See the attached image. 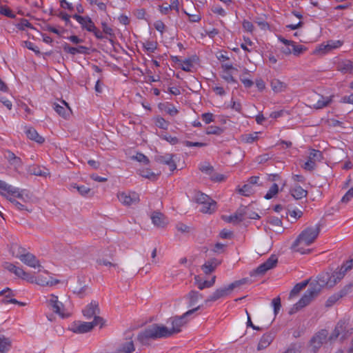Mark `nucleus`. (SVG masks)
Returning <instances> with one entry per match:
<instances>
[{
  "instance_id": "nucleus-1",
  "label": "nucleus",
  "mask_w": 353,
  "mask_h": 353,
  "mask_svg": "<svg viewBox=\"0 0 353 353\" xmlns=\"http://www.w3.org/2000/svg\"><path fill=\"white\" fill-rule=\"evenodd\" d=\"M352 261H347L343 263L339 271H334L332 274L328 272L322 273L318 276V281L310 283L301 299L298 301V305L303 307L309 305L321 292L323 287L332 288L340 281L346 272L352 269Z\"/></svg>"
},
{
  "instance_id": "nucleus-2",
  "label": "nucleus",
  "mask_w": 353,
  "mask_h": 353,
  "mask_svg": "<svg viewBox=\"0 0 353 353\" xmlns=\"http://www.w3.org/2000/svg\"><path fill=\"white\" fill-rule=\"evenodd\" d=\"M320 232V225L314 227H307L298 236L292 245V248L301 254H309L312 250L305 249L303 246H308L313 243Z\"/></svg>"
},
{
  "instance_id": "nucleus-3",
  "label": "nucleus",
  "mask_w": 353,
  "mask_h": 353,
  "mask_svg": "<svg viewBox=\"0 0 353 353\" xmlns=\"http://www.w3.org/2000/svg\"><path fill=\"white\" fill-rule=\"evenodd\" d=\"M174 331L175 328L174 326L172 329H168L164 325L153 324L141 332L137 336V339L142 345H148L150 340L168 337Z\"/></svg>"
},
{
  "instance_id": "nucleus-4",
  "label": "nucleus",
  "mask_w": 353,
  "mask_h": 353,
  "mask_svg": "<svg viewBox=\"0 0 353 353\" xmlns=\"http://www.w3.org/2000/svg\"><path fill=\"white\" fill-rule=\"evenodd\" d=\"M253 281L250 278H243L242 279L235 281L227 287H223L216 290L210 296L205 299V303L210 301H216V300L228 296L234 288H239L242 285L251 283Z\"/></svg>"
},
{
  "instance_id": "nucleus-5",
  "label": "nucleus",
  "mask_w": 353,
  "mask_h": 353,
  "mask_svg": "<svg viewBox=\"0 0 353 353\" xmlns=\"http://www.w3.org/2000/svg\"><path fill=\"white\" fill-rule=\"evenodd\" d=\"M12 250L13 255L19 259L24 264L34 268L41 267L36 256L30 252L26 253V250L23 248L15 244L12 246Z\"/></svg>"
},
{
  "instance_id": "nucleus-6",
  "label": "nucleus",
  "mask_w": 353,
  "mask_h": 353,
  "mask_svg": "<svg viewBox=\"0 0 353 353\" xmlns=\"http://www.w3.org/2000/svg\"><path fill=\"white\" fill-rule=\"evenodd\" d=\"M194 200L196 203L202 204L201 212L203 213H213L216 208V203L207 194L198 192L195 194Z\"/></svg>"
},
{
  "instance_id": "nucleus-7",
  "label": "nucleus",
  "mask_w": 353,
  "mask_h": 353,
  "mask_svg": "<svg viewBox=\"0 0 353 353\" xmlns=\"http://www.w3.org/2000/svg\"><path fill=\"white\" fill-rule=\"evenodd\" d=\"M103 325V319L101 317H95L92 322H77L74 323L71 330L74 333L83 334L91 331L94 327Z\"/></svg>"
},
{
  "instance_id": "nucleus-8",
  "label": "nucleus",
  "mask_w": 353,
  "mask_h": 353,
  "mask_svg": "<svg viewBox=\"0 0 353 353\" xmlns=\"http://www.w3.org/2000/svg\"><path fill=\"white\" fill-rule=\"evenodd\" d=\"M277 263L278 258L276 255L272 254L264 263L250 272V277L263 276L269 270L275 268Z\"/></svg>"
},
{
  "instance_id": "nucleus-9",
  "label": "nucleus",
  "mask_w": 353,
  "mask_h": 353,
  "mask_svg": "<svg viewBox=\"0 0 353 353\" xmlns=\"http://www.w3.org/2000/svg\"><path fill=\"white\" fill-rule=\"evenodd\" d=\"M199 58L196 54H189L188 57L183 58L182 56H178V69L188 72H194L195 70V64L199 63Z\"/></svg>"
},
{
  "instance_id": "nucleus-10",
  "label": "nucleus",
  "mask_w": 353,
  "mask_h": 353,
  "mask_svg": "<svg viewBox=\"0 0 353 353\" xmlns=\"http://www.w3.org/2000/svg\"><path fill=\"white\" fill-rule=\"evenodd\" d=\"M47 303L48 306L61 318L65 319L70 316V313L65 310L63 303L59 301L57 296L50 294L47 299Z\"/></svg>"
},
{
  "instance_id": "nucleus-11",
  "label": "nucleus",
  "mask_w": 353,
  "mask_h": 353,
  "mask_svg": "<svg viewBox=\"0 0 353 353\" xmlns=\"http://www.w3.org/2000/svg\"><path fill=\"white\" fill-rule=\"evenodd\" d=\"M23 192V190H20L19 188L14 187L0 179V194L1 195L6 197L10 195L25 201Z\"/></svg>"
},
{
  "instance_id": "nucleus-12",
  "label": "nucleus",
  "mask_w": 353,
  "mask_h": 353,
  "mask_svg": "<svg viewBox=\"0 0 353 353\" xmlns=\"http://www.w3.org/2000/svg\"><path fill=\"white\" fill-rule=\"evenodd\" d=\"M328 331L322 329L316 332L310 339V345L314 352H316L322 345L327 341Z\"/></svg>"
},
{
  "instance_id": "nucleus-13",
  "label": "nucleus",
  "mask_w": 353,
  "mask_h": 353,
  "mask_svg": "<svg viewBox=\"0 0 353 353\" xmlns=\"http://www.w3.org/2000/svg\"><path fill=\"white\" fill-rule=\"evenodd\" d=\"M323 159V153L318 150L312 149L310 152L308 160L305 163L303 168L309 171L313 170L316 167V162L321 161Z\"/></svg>"
},
{
  "instance_id": "nucleus-14",
  "label": "nucleus",
  "mask_w": 353,
  "mask_h": 353,
  "mask_svg": "<svg viewBox=\"0 0 353 353\" xmlns=\"http://www.w3.org/2000/svg\"><path fill=\"white\" fill-rule=\"evenodd\" d=\"M117 197L119 201L125 205L136 204L139 201V195L135 192H119Z\"/></svg>"
},
{
  "instance_id": "nucleus-15",
  "label": "nucleus",
  "mask_w": 353,
  "mask_h": 353,
  "mask_svg": "<svg viewBox=\"0 0 353 353\" xmlns=\"http://www.w3.org/2000/svg\"><path fill=\"white\" fill-rule=\"evenodd\" d=\"M72 18L80 23L83 29H85L88 32H91L94 28V23L88 16L83 17L77 14H73Z\"/></svg>"
},
{
  "instance_id": "nucleus-16",
  "label": "nucleus",
  "mask_w": 353,
  "mask_h": 353,
  "mask_svg": "<svg viewBox=\"0 0 353 353\" xmlns=\"http://www.w3.org/2000/svg\"><path fill=\"white\" fill-rule=\"evenodd\" d=\"M99 313V304L97 301H92L88 304L85 308L83 310V314L87 319H91L94 317H99L97 314Z\"/></svg>"
},
{
  "instance_id": "nucleus-17",
  "label": "nucleus",
  "mask_w": 353,
  "mask_h": 353,
  "mask_svg": "<svg viewBox=\"0 0 353 353\" xmlns=\"http://www.w3.org/2000/svg\"><path fill=\"white\" fill-rule=\"evenodd\" d=\"M24 132L29 139L34 141L37 143L41 144L45 141V139L32 127L25 125Z\"/></svg>"
},
{
  "instance_id": "nucleus-18",
  "label": "nucleus",
  "mask_w": 353,
  "mask_h": 353,
  "mask_svg": "<svg viewBox=\"0 0 353 353\" xmlns=\"http://www.w3.org/2000/svg\"><path fill=\"white\" fill-rule=\"evenodd\" d=\"M345 330V323L343 322L339 321L336 325L334 330L332 331V334L330 335V336H327V341H335L340 335H342L341 340H343L345 339V335L343 334V332Z\"/></svg>"
},
{
  "instance_id": "nucleus-19",
  "label": "nucleus",
  "mask_w": 353,
  "mask_h": 353,
  "mask_svg": "<svg viewBox=\"0 0 353 353\" xmlns=\"http://www.w3.org/2000/svg\"><path fill=\"white\" fill-rule=\"evenodd\" d=\"M341 45V42L339 41H330L327 42L326 45L321 44L318 48L315 49L314 51V54H319L322 53L325 54L333 49L337 48Z\"/></svg>"
},
{
  "instance_id": "nucleus-20",
  "label": "nucleus",
  "mask_w": 353,
  "mask_h": 353,
  "mask_svg": "<svg viewBox=\"0 0 353 353\" xmlns=\"http://www.w3.org/2000/svg\"><path fill=\"white\" fill-rule=\"evenodd\" d=\"M201 307V305H199L196 307L192 308L183 314L181 316H178V333L181 332L179 327L184 325L186 324L190 320L192 315H193L195 312L199 310Z\"/></svg>"
},
{
  "instance_id": "nucleus-21",
  "label": "nucleus",
  "mask_w": 353,
  "mask_h": 353,
  "mask_svg": "<svg viewBox=\"0 0 353 353\" xmlns=\"http://www.w3.org/2000/svg\"><path fill=\"white\" fill-rule=\"evenodd\" d=\"M201 307V305H199L196 307L192 308L183 314L181 316H178V333L181 332L179 327L184 325L186 324L190 320L192 315H193L195 312L199 310Z\"/></svg>"
},
{
  "instance_id": "nucleus-22",
  "label": "nucleus",
  "mask_w": 353,
  "mask_h": 353,
  "mask_svg": "<svg viewBox=\"0 0 353 353\" xmlns=\"http://www.w3.org/2000/svg\"><path fill=\"white\" fill-rule=\"evenodd\" d=\"M174 155L171 154H164L163 155H158L156 159L161 163H164L170 166V171H174L176 168V165L173 161Z\"/></svg>"
},
{
  "instance_id": "nucleus-23",
  "label": "nucleus",
  "mask_w": 353,
  "mask_h": 353,
  "mask_svg": "<svg viewBox=\"0 0 353 353\" xmlns=\"http://www.w3.org/2000/svg\"><path fill=\"white\" fill-rule=\"evenodd\" d=\"M336 68L343 74H352L353 73V62L347 59L339 61L336 65Z\"/></svg>"
},
{
  "instance_id": "nucleus-24",
  "label": "nucleus",
  "mask_w": 353,
  "mask_h": 353,
  "mask_svg": "<svg viewBox=\"0 0 353 353\" xmlns=\"http://www.w3.org/2000/svg\"><path fill=\"white\" fill-rule=\"evenodd\" d=\"M221 263V261L218 260L217 259L213 258L208 261H206L203 265H202V270L203 272L206 274H209L214 270Z\"/></svg>"
},
{
  "instance_id": "nucleus-25",
  "label": "nucleus",
  "mask_w": 353,
  "mask_h": 353,
  "mask_svg": "<svg viewBox=\"0 0 353 353\" xmlns=\"http://www.w3.org/2000/svg\"><path fill=\"white\" fill-rule=\"evenodd\" d=\"M291 196L295 200H299L305 198L307 195V191L304 190L301 186L296 185L294 188H292L290 190Z\"/></svg>"
},
{
  "instance_id": "nucleus-26",
  "label": "nucleus",
  "mask_w": 353,
  "mask_h": 353,
  "mask_svg": "<svg viewBox=\"0 0 353 353\" xmlns=\"http://www.w3.org/2000/svg\"><path fill=\"white\" fill-rule=\"evenodd\" d=\"M61 103L62 105L54 103L53 108L58 114L65 118L69 114L70 109L68 104L65 101H61Z\"/></svg>"
},
{
  "instance_id": "nucleus-27",
  "label": "nucleus",
  "mask_w": 353,
  "mask_h": 353,
  "mask_svg": "<svg viewBox=\"0 0 353 353\" xmlns=\"http://www.w3.org/2000/svg\"><path fill=\"white\" fill-rule=\"evenodd\" d=\"M203 296L199 292L191 290L185 296V299L188 301L189 307H193L196 305L197 301L202 299Z\"/></svg>"
},
{
  "instance_id": "nucleus-28",
  "label": "nucleus",
  "mask_w": 353,
  "mask_h": 353,
  "mask_svg": "<svg viewBox=\"0 0 353 353\" xmlns=\"http://www.w3.org/2000/svg\"><path fill=\"white\" fill-rule=\"evenodd\" d=\"M152 223L159 228H163L166 225L165 219L163 214L154 212L151 216Z\"/></svg>"
},
{
  "instance_id": "nucleus-29",
  "label": "nucleus",
  "mask_w": 353,
  "mask_h": 353,
  "mask_svg": "<svg viewBox=\"0 0 353 353\" xmlns=\"http://www.w3.org/2000/svg\"><path fill=\"white\" fill-rule=\"evenodd\" d=\"M274 339L272 333H266L261 337L257 347L258 350H261L268 347Z\"/></svg>"
},
{
  "instance_id": "nucleus-30",
  "label": "nucleus",
  "mask_w": 353,
  "mask_h": 353,
  "mask_svg": "<svg viewBox=\"0 0 353 353\" xmlns=\"http://www.w3.org/2000/svg\"><path fill=\"white\" fill-rule=\"evenodd\" d=\"M134 351V346L132 340L128 339L118 347L117 353H131Z\"/></svg>"
},
{
  "instance_id": "nucleus-31",
  "label": "nucleus",
  "mask_w": 353,
  "mask_h": 353,
  "mask_svg": "<svg viewBox=\"0 0 353 353\" xmlns=\"http://www.w3.org/2000/svg\"><path fill=\"white\" fill-rule=\"evenodd\" d=\"M270 85L275 92H281L284 91L287 87V85L284 82L276 79H274L271 81Z\"/></svg>"
},
{
  "instance_id": "nucleus-32",
  "label": "nucleus",
  "mask_w": 353,
  "mask_h": 353,
  "mask_svg": "<svg viewBox=\"0 0 353 353\" xmlns=\"http://www.w3.org/2000/svg\"><path fill=\"white\" fill-rule=\"evenodd\" d=\"M17 276L21 278L24 280H26L29 282H34V276L30 275V274L26 272L21 268L17 267L15 269L14 273Z\"/></svg>"
},
{
  "instance_id": "nucleus-33",
  "label": "nucleus",
  "mask_w": 353,
  "mask_h": 353,
  "mask_svg": "<svg viewBox=\"0 0 353 353\" xmlns=\"http://www.w3.org/2000/svg\"><path fill=\"white\" fill-rule=\"evenodd\" d=\"M11 347V341L8 338L0 336V353L8 352Z\"/></svg>"
},
{
  "instance_id": "nucleus-34",
  "label": "nucleus",
  "mask_w": 353,
  "mask_h": 353,
  "mask_svg": "<svg viewBox=\"0 0 353 353\" xmlns=\"http://www.w3.org/2000/svg\"><path fill=\"white\" fill-rule=\"evenodd\" d=\"M309 281L305 280L301 283L296 284L292 290L290 291V297H293L297 295L303 289H304L308 284Z\"/></svg>"
},
{
  "instance_id": "nucleus-35",
  "label": "nucleus",
  "mask_w": 353,
  "mask_h": 353,
  "mask_svg": "<svg viewBox=\"0 0 353 353\" xmlns=\"http://www.w3.org/2000/svg\"><path fill=\"white\" fill-rule=\"evenodd\" d=\"M139 174L145 179H148L150 180H155L157 179V175L151 171L150 169L143 168L139 170Z\"/></svg>"
},
{
  "instance_id": "nucleus-36",
  "label": "nucleus",
  "mask_w": 353,
  "mask_h": 353,
  "mask_svg": "<svg viewBox=\"0 0 353 353\" xmlns=\"http://www.w3.org/2000/svg\"><path fill=\"white\" fill-rule=\"evenodd\" d=\"M71 188L76 189L82 196L87 195L90 192V188L85 185H79L77 183L70 185Z\"/></svg>"
},
{
  "instance_id": "nucleus-37",
  "label": "nucleus",
  "mask_w": 353,
  "mask_h": 353,
  "mask_svg": "<svg viewBox=\"0 0 353 353\" xmlns=\"http://www.w3.org/2000/svg\"><path fill=\"white\" fill-rule=\"evenodd\" d=\"M331 99L329 98H325L324 97L321 96V99L317 101V102L314 105V108L316 109H321L324 107L327 106L330 102Z\"/></svg>"
},
{
  "instance_id": "nucleus-38",
  "label": "nucleus",
  "mask_w": 353,
  "mask_h": 353,
  "mask_svg": "<svg viewBox=\"0 0 353 353\" xmlns=\"http://www.w3.org/2000/svg\"><path fill=\"white\" fill-rule=\"evenodd\" d=\"M170 10H176V3L175 1H174L171 4L165 3L159 6V10L162 14H167Z\"/></svg>"
},
{
  "instance_id": "nucleus-39",
  "label": "nucleus",
  "mask_w": 353,
  "mask_h": 353,
  "mask_svg": "<svg viewBox=\"0 0 353 353\" xmlns=\"http://www.w3.org/2000/svg\"><path fill=\"white\" fill-rule=\"evenodd\" d=\"M30 172L33 175L40 176H46L49 174L48 170L47 169L43 168L41 170L39 167H33L30 170Z\"/></svg>"
},
{
  "instance_id": "nucleus-40",
  "label": "nucleus",
  "mask_w": 353,
  "mask_h": 353,
  "mask_svg": "<svg viewBox=\"0 0 353 353\" xmlns=\"http://www.w3.org/2000/svg\"><path fill=\"white\" fill-rule=\"evenodd\" d=\"M279 192V186L276 183H274L269 189L264 198L267 200L271 199Z\"/></svg>"
},
{
  "instance_id": "nucleus-41",
  "label": "nucleus",
  "mask_w": 353,
  "mask_h": 353,
  "mask_svg": "<svg viewBox=\"0 0 353 353\" xmlns=\"http://www.w3.org/2000/svg\"><path fill=\"white\" fill-rule=\"evenodd\" d=\"M162 110L171 116H174L176 114V108L173 104L165 103L163 104Z\"/></svg>"
},
{
  "instance_id": "nucleus-42",
  "label": "nucleus",
  "mask_w": 353,
  "mask_h": 353,
  "mask_svg": "<svg viewBox=\"0 0 353 353\" xmlns=\"http://www.w3.org/2000/svg\"><path fill=\"white\" fill-rule=\"evenodd\" d=\"M292 53L295 56H299L303 54L304 52L307 50V48L303 45H296V43L294 41L293 44H292Z\"/></svg>"
},
{
  "instance_id": "nucleus-43",
  "label": "nucleus",
  "mask_w": 353,
  "mask_h": 353,
  "mask_svg": "<svg viewBox=\"0 0 353 353\" xmlns=\"http://www.w3.org/2000/svg\"><path fill=\"white\" fill-rule=\"evenodd\" d=\"M252 186L248 183V184H245L243 185L241 188L239 190V192L245 196H250L253 192Z\"/></svg>"
},
{
  "instance_id": "nucleus-44",
  "label": "nucleus",
  "mask_w": 353,
  "mask_h": 353,
  "mask_svg": "<svg viewBox=\"0 0 353 353\" xmlns=\"http://www.w3.org/2000/svg\"><path fill=\"white\" fill-rule=\"evenodd\" d=\"M248 207L241 206L235 212V214L238 217L239 221L242 222L243 221L246 219V212L248 211Z\"/></svg>"
},
{
  "instance_id": "nucleus-45",
  "label": "nucleus",
  "mask_w": 353,
  "mask_h": 353,
  "mask_svg": "<svg viewBox=\"0 0 353 353\" xmlns=\"http://www.w3.org/2000/svg\"><path fill=\"white\" fill-rule=\"evenodd\" d=\"M178 231L183 234H190L194 231V228L191 225H188L182 223H178Z\"/></svg>"
},
{
  "instance_id": "nucleus-46",
  "label": "nucleus",
  "mask_w": 353,
  "mask_h": 353,
  "mask_svg": "<svg viewBox=\"0 0 353 353\" xmlns=\"http://www.w3.org/2000/svg\"><path fill=\"white\" fill-rule=\"evenodd\" d=\"M205 132L207 134L220 135L223 132V129L218 126L210 125L207 128Z\"/></svg>"
},
{
  "instance_id": "nucleus-47",
  "label": "nucleus",
  "mask_w": 353,
  "mask_h": 353,
  "mask_svg": "<svg viewBox=\"0 0 353 353\" xmlns=\"http://www.w3.org/2000/svg\"><path fill=\"white\" fill-rule=\"evenodd\" d=\"M0 14L11 19H14L16 17V14L6 6H0Z\"/></svg>"
},
{
  "instance_id": "nucleus-48",
  "label": "nucleus",
  "mask_w": 353,
  "mask_h": 353,
  "mask_svg": "<svg viewBox=\"0 0 353 353\" xmlns=\"http://www.w3.org/2000/svg\"><path fill=\"white\" fill-rule=\"evenodd\" d=\"M195 284L198 288L201 290L204 288H209L208 281H202L200 276L197 275L194 276Z\"/></svg>"
},
{
  "instance_id": "nucleus-49",
  "label": "nucleus",
  "mask_w": 353,
  "mask_h": 353,
  "mask_svg": "<svg viewBox=\"0 0 353 353\" xmlns=\"http://www.w3.org/2000/svg\"><path fill=\"white\" fill-rule=\"evenodd\" d=\"M221 219L222 220L227 223H232L233 224H238L241 223L240 221H239L238 217L236 216L235 213L230 216L223 215L221 216Z\"/></svg>"
},
{
  "instance_id": "nucleus-50",
  "label": "nucleus",
  "mask_w": 353,
  "mask_h": 353,
  "mask_svg": "<svg viewBox=\"0 0 353 353\" xmlns=\"http://www.w3.org/2000/svg\"><path fill=\"white\" fill-rule=\"evenodd\" d=\"M258 139L257 133L248 134L242 136V140L248 143H252Z\"/></svg>"
},
{
  "instance_id": "nucleus-51",
  "label": "nucleus",
  "mask_w": 353,
  "mask_h": 353,
  "mask_svg": "<svg viewBox=\"0 0 353 353\" xmlns=\"http://www.w3.org/2000/svg\"><path fill=\"white\" fill-rule=\"evenodd\" d=\"M341 298V295H339L338 293H336L328 298L326 301L325 305L327 307H330L334 305L338 300Z\"/></svg>"
},
{
  "instance_id": "nucleus-52",
  "label": "nucleus",
  "mask_w": 353,
  "mask_h": 353,
  "mask_svg": "<svg viewBox=\"0 0 353 353\" xmlns=\"http://www.w3.org/2000/svg\"><path fill=\"white\" fill-rule=\"evenodd\" d=\"M288 210L290 211V214L291 216L294 217L295 219L300 218L303 215V212L299 210L292 209V205L289 204L288 205Z\"/></svg>"
},
{
  "instance_id": "nucleus-53",
  "label": "nucleus",
  "mask_w": 353,
  "mask_h": 353,
  "mask_svg": "<svg viewBox=\"0 0 353 353\" xmlns=\"http://www.w3.org/2000/svg\"><path fill=\"white\" fill-rule=\"evenodd\" d=\"M16 27L21 30H24L26 28H32V24L27 19H21L20 22L16 24Z\"/></svg>"
},
{
  "instance_id": "nucleus-54",
  "label": "nucleus",
  "mask_w": 353,
  "mask_h": 353,
  "mask_svg": "<svg viewBox=\"0 0 353 353\" xmlns=\"http://www.w3.org/2000/svg\"><path fill=\"white\" fill-rule=\"evenodd\" d=\"M155 125L162 129H166L168 125L167 121L163 118L159 117L155 119Z\"/></svg>"
},
{
  "instance_id": "nucleus-55",
  "label": "nucleus",
  "mask_w": 353,
  "mask_h": 353,
  "mask_svg": "<svg viewBox=\"0 0 353 353\" xmlns=\"http://www.w3.org/2000/svg\"><path fill=\"white\" fill-rule=\"evenodd\" d=\"M8 199L12 203V204L19 210H28L27 208L15 199L13 198H8Z\"/></svg>"
},
{
  "instance_id": "nucleus-56",
  "label": "nucleus",
  "mask_w": 353,
  "mask_h": 353,
  "mask_svg": "<svg viewBox=\"0 0 353 353\" xmlns=\"http://www.w3.org/2000/svg\"><path fill=\"white\" fill-rule=\"evenodd\" d=\"M272 303L274 307V315L276 316L278 314V312L281 307L280 297L278 296L276 298H274L272 300Z\"/></svg>"
},
{
  "instance_id": "nucleus-57",
  "label": "nucleus",
  "mask_w": 353,
  "mask_h": 353,
  "mask_svg": "<svg viewBox=\"0 0 353 353\" xmlns=\"http://www.w3.org/2000/svg\"><path fill=\"white\" fill-rule=\"evenodd\" d=\"M214 114L210 112H206L201 114V119L206 124H209L214 121Z\"/></svg>"
},
{
  "instance_id": "nucleus-58",
  "label": "nucleus",
  "mask_w": 353,
  "mask_h": 353,
  "mask_svg": "<svg viewBox=\"0 0 353 353\" xmlns=\"http://www.w3.org/2000/svg\"><path fill=\"white\" fill-rule=\"evenodd\" d=\"M353 198V186L345 193L342 197L341 202L344 203H348Z\"/></svg>"
},
{
  "instance_id": "nucleus-59",
  "label": "nucleus",
  "mask_w": 353,
  "mask_h": 353,
  "mask_svg": "<svg viewBox=\"0 0 353 353\" xmlns=\"http://www.w3.org/2000/svg\"><path fill=\"white\" fill-rule=\"evenodd\" d=\"M132 158L136 159L137 161L143 163L146 165L149 163L148 158L142 153H137Z\"/></svg>"
},
{
  "instance_id": "nucleus-60",
  "label": "nucleus",
  "mask_w": 353,
  "mask_h": 353,
  "mask_svg": "<svg viewBox=\"0 0 353 353\" xmlns=\"http://www.w3.org/2000/svg\"><path fill=\"white\" fill-rule=\"evenodd\" d=\"M183 145L188 147H204L207 145V143L202 142H192L190 141H183L181 142Z\"/></svg>"
},
{
  "instance_id": "nucleus-61",
  "label": "nucleus",
  "mask_w": 353,
  "mask_h": 353,
  "mask_svg": "<svg viewBox=\"0 0 353 353\" xmlns=\"http://www.w3.org/2000/svg\"><path fill=\"white\" fill-rule=\"evenodd\" d=\"M144 48L148 52H154L157 49V43L153 41H147L144 43Z\"/></svg>"
},
{
  "instance_id": "nucleus-62",
  "label": "nucleus",
  "mask_w": 353,
  "mask_h": 353,
  "mask_svg": "<svg viewBox=\"0 0 353 353\" xmlns=\"http://www.w3.org/2000/svg\"><path fill=\"white\" fill-rule=\"evenodd\" d=\"M199 169L202 172H204L208 175H212L214 171V168L209 164L202 165Z\"/></svg>"
},
{
  "instance_id": "nucleus-63",
  "label": "nucleus",
  "mask_w": 353,
  "mask_h": 353,
  "mask_svg": "<svg viewBox=\"0 0 353 353\" xmlns=\"http://www.w3.org/2000/svg\"><path fill=\"white\" fill-rule=\"evenodd\" d=\"M101 26L103 28V32L110 36L114 34L113 30L111 27H110L105 22L101 23Z\"/></svg>"
},
{
  "instance_id": "nucleus-64",
  "label": "nucleus",
  "mask_w": 353,
  "mask_h": 353,
  "mask_svg": "<svg viewBox=\"0 0 353 353\" xmlns=\"http://www.w3.org/2000/svg\"><path fill=\"white\" fill-rule=\"evenodd\" d=\"M2 295H5L4 299L10 298V297H12V296H15L14 293L9 288H7L0 291V296H2Z\"/></svg>"
}]
</instances>
